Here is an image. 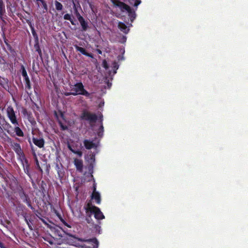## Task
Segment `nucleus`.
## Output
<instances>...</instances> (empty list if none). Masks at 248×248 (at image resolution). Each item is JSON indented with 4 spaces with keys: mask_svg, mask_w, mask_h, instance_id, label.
<instances>
[{
    "mask_svg": "<svg viewBox=\"0 0 248 248\" xmlns=\"http://www.w3.org/2000/svg\"><path fill=\"white\" fill-rule=\"evenodd\" d=\"M70 87L71 91L74 93L75 96L82 95L87 97L91 98V93L84 89V85L81 82H78L74 85H70Z\"/></svg>",
    "mask_w": 248,
    "mask_h": 248,
    "instance_id": "nucleus-1",
    "label": "nucleus"
},
{
    "mask_svg": "<svg viewBox=\"0 0 248 248\" xmlns=\"http://www.w3.org/2000/svg\"><path fill=\"white\" fill-rule=\"evenodd\" d=\"M6 114L11 123L14 125H19L17 116L13 107L12 106H8L6 108Z\"/></svg>",
    "mask_w": 248,
    "mask_h": 248,
    "instance_id": "nucleus-2",
    "label": "nucleus"
},
{
    "mask_svg": "<svg viewBox=\"0 0 248 248\" xmlns=\"http://www.w3.org/2000/svg\"><path fill=\"white\" fill-rule=\"evenodd\" d=\"M16 192L18 194L22 201L24 202H25L29 207H30L31 210L34 209V207L31 205V201L29 196L25 192L22 186H19L18 190Z\"/></svg>",
    "mask_w": 248,
    "mask_h": 248,
    "instance_id": "nucleus-3",
    "label": "nucleus"
},
{
    "mask_svg": "<svg viewBox=\"0 0 248 248\" xmlns=\"http://www.w3.org/2000/svg\"><path fill=\"white\" fill-rule=\"evenodd\" d=\"M80 118L82 120L88 121L90 123H95L97 120V116L95 114L91 113L86 110L83 111Z\"/></svg>",
    "mask_w": 248,
    "mask_h": 248,
    "instance_id": "nucleus-4",
    "label": "nucleus"
},
{
    "mask_svg": "<svg viewBox=\"0 0 248 248\" xmlns=\"http://www.w3.org/2000/svg\"><path fill=\"white\" fill-rule=\"evenodd\" d=\"M25 209V206L22 204L19 203L16 207L15 211L18 216H22L24 217L25 220L28 225L29 227L31 228V226L30 225L26 217V214L24 212Z\"/></svg>",
    "mask_w": 248,
    "mask_h": 248,
    "instance_id": "nucleus-5",
    "label": "nucleus"
},
{
    "mask_svg": "<svg viewBox=\"0 0 248 248\" xmlns=\"http://www.w3.org/2000/svg\"><path fill=\"white\" fill-rule=\"evenodd\" d=\"M94 207H96L94 205H93L91 202H88L86 206L85 207V209L86 211V213L87 214V218H86V220L88 223H90L89 218L91 219L92 215L93 214V211L94 210L93 208Z\"/></svg>",
    "mask_w": 248,
    "mask_h": 248,
    "instance_id": "nucleus-6",
    "label": "nucleus"
},
{
    "mask_svg": "<svg viewBox=\"0 0 248 248\" xmlns=\"http://www.w3.org/2000/svg\"><path fill=\"white\" fill-rule=\"evenodd\" d=\"M112 1L114 5H115L116 6L119 7L120 9H121V11L123 12H124L125 11L127 12L128 11L130 10L131 7L129 5H127L126 4H125V3L123 2H122L120 1H115L114 0H112Z\"/></svg>",
    "mask_w": 248,
    "mask_h": 248,
    "instance_id": "nucleus-7",
    "label": "nucleus"
},
{
    "mask_svg": "<svg viewBox=\"0 0 248 248\" xmlns=\"http://www.w3.org/2000/svg\"><path fill=\"white\" fill-rule=\"evenodd\" d=\"M78 240L81 242H91L93 243L92 247L85 245L83 246L84 248H98V242L96 238L88 239L79 238Z\"/></svg>",
    "mask_w": 248,
    "mask_h": 248,
    "instance_id": "nucleus-8",
    "label": "nucleus"
},
{
    "mask_svg": "<svg viewBox=\"0 0 248 248\" xmlns=\"http://www.w3.org/2000/svg\"><path fill=\"white\" fill-rule=\"evenodd\" d=\"M13 149L16 152V153L20 157H22V158L25 156L24 154L23 151L21 149L20 145L17 142H14L11 145Z\"/></svg>",
    "mask_w": 248,
    "mask_h": 248,
    "instance_id": "nucleus-9",
    "label": "nucleus"
},
{
    "mask_svg": "<svg viewBox=\"0 0 248 248\" xmlns=\"http://www.w3.org/2000/svg\"><path fill=\"white\" fill-rule=\"evenodd\" d=\"M24 162H23V160L22 159L21 160L22 164L23 166V170L24 171V172L28 175L29 177L31 178V174L30 173V165L28 162V160L27 159V158L25 157H24L23 158Z\"/></svg>",
    "mask_w": 248,
    "mask_h": 248,
    "instance_id": "nucleus-10",
    "label": "nucleus"
},
{
    "mask_svg": "<svg viewBox=\"0 0 248 248\" xmlns=\"http://www.w3.org/2000/svg\"><path fill=\"white\" fill-rule=\"evenodd\" d=\"M91 198L92 200H94L95 202L99 204L101 203V197L99 193L96 191L95 186H93V191L91 196Z\"/></svg>",
    "mask_w": 248,
    "mask_h": 248,
    "instance_id": "nucleus-11",
    "label": "nucleus"
},
{
    "mask_svg": "<svg viewBox=\"0 0 248 248\" xmlns=\"http://www.w3.org/2000/svg\"><path fill=\"white\" fill-rule=\"evenodd\" d=\"M93 208L94 210L93 211V214H94V217L96 219H103L105 218V216H104L102 212L101 211L99 208L98 207H94Z\"/></svg>",
    "mask_w": 248,
    "mask_h": 248,
    "instance_id": "nucleus-12",
    "label": "nucleus"
},
{
    "mask_svg": "<svg viewBox=\"0 0 248 248\" xmlns=\"http://www.w3.org/2000/svg\"><path fill=\"white\" fill-rule=\"evenodd\" d=\"M26 21L31 28L32 34V35L34 37V40H35V42H38L39 41L38 36L35 31L33 24L32 23L31 21L29 19H26Z\"/></svg>",
    "mask_w": 248,
    "mask_h": 248,
    "instance_id": "nucleus-13",
    "label": "nucleus"
},
{
    "mask_svg": "<svg viewBox=\"0 0 248 248\" xmlns=\"http://www.w3.org/2000/svg\"><path fill=\"white\" fill-rule=\"evenodd\" d=\"M32 140V142L36 146L40 148L44 147L45 145V140L43 138H40L39 139H37L33 137Z\"/></svg>",
    "mask_w": 248,
    "mask_h": 248,
    "instance_id": "nucleus-14",
    "label": "nucleus"
},
{
    "mask_svg": "<svg viewBox=\"0 0 248 248\" xmlns=\"http://www.w3.org/2000/svg\"><path fill=\"white\" fill-rule=\"evenodd\" d=\"M74 46L77 51L80 52L83 55H84L86 56L89 57L90 58H93V55L92 53H89L87 52L86 51V50L85 49V48L80 47V46H78L77 45H74Z\"/></svg>",
    "mask_w": 248,
    "mask_h": 248,
    "instance_id": "nucleus-15",
    "label": "nucleus"
},
{
    "mask_svg": "<svg viewBox=\"0 0 248 248\" xmlns=\"http://www.w3.org/2000/svg\"><path fill=\"white\" fill-rule=\"evenodd\" d=\"M74 163L77 170L79 172H82L83 168V161L81 159L78 158H75L74 160Z\"/></svg>",
    "mask_w": 248,
    "mask_h": 248,
    "instance_id": "nucleus-16",
    "label": "nucleus"
},
{
    "mask_svg": "<svg viewBox=\"0 0 248 248\" xmlns=\"http://www.w3.org/2000/svg\"><path fill=\"white\" fill-rule=\"evenodd\" d=\"M19 186H22L19 184L18 181L16 179H13L11 182V183L10 184V187L11 189L15 192H16L18 190Z\"/></svg>",
    "mask_w": 248,
    "mask_h": 248,
    "instance_id": "nucleus-17",
    "label": "nucleus"
},
{
    "mask_svg": "<svg viewBox=\"0 0 248 248\" xmlns=\"http://www.w3.org/2000/svg\"><path fill=\"white\" fill-rule=\"evenodd\" d=\"M56 170H57L58 177L60 179H62L63 177L64 173L62 164H61V165L60 166L58 163H57L56 165Z\"/></svg>",
    "mask_w": 248,
    "mask_h": 248,
    "instance_id": "nucleus-18",
    "label": "nucleus"
},
{
    "mask_svg": "<svg viewBox=\"0 0 248 248\" xmlns=\"http://www.w3.org/2000/svg\"><path fill=\"white\" fill-rule=\"evenodd\" d=\"M83 144L86 149L88 150L91 149L94 147H96V145L93 141L88 140H85L83 141Z\"/></svg>",
    "mask_w": 248,
    "mask_h": 248,
    "instance_id": "nucleus-19",
    "label": "nucleus"
},
{
    "mask_svg": "<svg viewBox=\"0 0 248 248\" xmlns=\"http://www.w3.org/2000/svg\"><path fill=\"white\" fill-rule=\"evenodd\" d=\"M78 21L81 27V31H86L89 28L88 22L83 17L79 20Z\"/></svg>",
    "mask_w": 248,
    "mask_h": 248,
    "instance_id": "nucleus-20",
    "label": "nucleus"
},
{
    "mask_svg": "<svg viewBox=\"0 0 248 248\" xmlns=\"http://www.w3.org/2000/svg\"><path fill=\"white\" fill-rule=\"evenodd\" d=\"M5 13V5L3 0H0V18L4 21L3 16Z\"/></svg>",
    "mask_w": 248,
    "mask_h": 248,
    "instance_id": "nucleus-21",
    "label": "nucleus"
},
{
    "mask_svg": "<svg viewBox=\"0 0 248 248\" xmlns=\"http://www.w3.org/2000/svg\"><path fill=\"white\" fill-rule=\"evenodd\" d=\"M118 27L121 31L125 34L127 33L129 31V29L127 28L126 25L123 22H120L119 23Z\"/></svg>",
    "mask_w": 248,
    "mask_h": 248,
    "instance_id": "nucleus-22",
    "label": "nucleus"
},
{
    "mask_svg": "<svg viewBox=\"0 0 248 248\" xmlns=\"http://www.w3.org/2000/svg\"><path fill=\"white\" fill-rule=\"evenodd\" d=\"M14 132L16 135L18 137H23L24 136V133L22 129L19 127V125H15Z\"/></svg>",
    "mask_w": 248,
    "mask_h": 248,
    "instance_id": "nucleus-23",
    "label": "nucleus"
},
{
    "mask_svg": "<svg viewBox=\"0 0 248 248\" xmlns=\"http://www.w3.org/2000/svg\"><path fill=\"white\" fill-rule=\"evenodd\" d=\"M63 18L65 20H67L70 21L72 25H76V23L75 22V21L74 20V18L73 16L69 14H66L63 16Z\"/></svg>",
    "mask_w": 248,
    "mask_h": 248,
    "instance_id": "nucleus-24",
    "label": "nucleus"
},
{
    "mask_svg": "<svg viewBox=\"0 0 248 248\" xmlns=\"http://www.w3.org/2000/svg\"><path fill=\"white\" fill-rule=\"evenodd\" d=\"M127 13L128 14V16L130 17V21L133 22L136 16L135 11L131 8L130 10L128 11Z\"/></svg>",
    "mask_w": 248,
    "mask_h": 248,
    "instance_id": "nucleus-25",
    "label": "nucleus"
},
{
    "mask_svg": "<svg viewBox=\"0 0 248 248\" xmlns=\"http://www.w3.org/2000/svg\"><path fill=\"white\" fill-rule=\"evenodd\" d=\"M34 47L35 49V51L38 52L39 56L41 58H42V51H41V49L40 46H39V41L35 42V44L34 45Z\"/></svg>",
    "mask_w": 248,
    "mask_h": 248,
    "instance_id": "nucleus-26",
    "label": "nucleus"
},
{
    "mask_svg": "<svg viewBox=\"0 0 248 248\" xmlns=\"http://www.w3.org/2000/svg\"><path fill=\"white\" fill-rule=\"evenodd\" d=\"M33 156H34V160H35V164H36V166L37 169L39 170V171L40 172L42 173L43 172V170L42 169V168L40 166L39 161L38 160V158H37V156L36 155V154H35V153L34 152H33Z\"/></svg>",
    "mask_w": 248,
    "mask_h": 248,
    "instance_id": "nucleus-27",
    "label": "nucleus"
},
{
    "mask_svg": "<svg viewBox=\"0 0 248 248\" xmlns=\"http://www.w3.org/2000/svg\"><path fill=\"white\" fill-rule=\"evenodd\" d=\"M73 8L74 10V13L76 15V17H77L78 20L81 19L83 17L81 16L80 14V13L78 12V9L76 7V4L75 3H73Z\"/></svg>",
    "mask_w": 248,
    "mask_h": 248,
    "instance_id": "nucleus-28",
    "label": "nucleus"
},
{
    "mask_svg": "<svg viewBox=\"0 0 248 248\" xmlns=\"http://www.w3.org/2000/svg\"><path fill=\"white\" fill-rule=\"evenodd\" d=\"M67 147L69 150H70L72 153L78 155L79 157H81L82 155V152L79 150H74L70 144H68Z\"/></svg>",
    "mask_w": 248,
    "mask_h": 248,
    "instance_id": "nucleus-29",
    "label": "nucleus"
},
{
    "mask_svg": "<svg viewBox=\"0 0 248 248\" xmlns=\"http://www.w3.org/2000/svg\"><path fill=\"white\" fill-rule=\"evenodd\" d=\"M3 127L4 128V130L10 135H12V133L11 132V131L9 130V128L12 127L11 125L8 123V122H6L5 124H4Z\"/></svg>",
    "mask_w": 248,
    "mask_h": 248,
    "instance_id": "nucleus-30",
    "label": "nucleus"
},
{
    "mask_svg": "<svg viewBox=\"0 0 248 248\" xmlns=\"http://www.w3.org/2000/svg\"><path fill=\"white\" fill-rule=\"evenodd\" d=\"M36 1L37 2L40 1L41 3H42L44 8L43 13L47 12L48 10V7L46 1L44 0H36Z\"/></svg>",
    "mask_w": 248,
    "mask_h": 248,
    "instance_id": "nucleus-31",
    "label": "nucleus"
},
{
    "mask_svg": "<svg viewBox=\"0 0 248 248\" xmlns=\"http://www.w3.org/2000/svg\"><path fill=\"white\" fill-rule=\"evenodd\" d=\"M25 81V88L26 89L28 90H30L31 88V82L29 79V78H28L24 79Z\"/></svg>",
    "mask_w": 248,
    "mask_h": 248,
    "instance_id": "nucleus-32",
    "label": "nucleus"
},
{
    "mask_svg": "<svg viewBox=\"0 0 248 248\" xmlns=\"http://www.w3.org/2000/svg\"><path fill=\"white\" fill-rule=\"evenodd\" d=\"M55 8L57 11H60L62 10L63 9V5H62V4L57 0L55 1Z\"/></svg>",
    "mask_w": 248,
    "mask_h": 248,
    "instance_id": "nucleus-33",
    "label": "nucleus"
},
{
    "mask_svg": "<svg viewBox=\"0 0 248 248\" xmlns=\"http://www.w3.org/2000/svg\"><path fill=\"white\" fill-rule=\"evenodd\" d=\"M21 74H22V76L24 78H29L28 76V74H27V71L26 70V69L24 67V65H21Z\"/></svg>",
    "mask_w": 248,
    "mask_h": 248,
    "instance_id": "nucleus-34",
    "label": "nucleus"
},
{
    "mask_svg": "<svg viewBox=\"0 0 248 248\" xmlns=\"http://www.w3.org/2000/svg\"><path fill=\"white\" fill-rule=\"evenodd\" d=\"M104 132V127L102 123H101V125L98 129V131L97 132V135L99 137H102L103 135Z\"/></svg>",
    "mask_w": 248,
    "mask_h": 248,
    "instance_id": "nucleus-35",
    "label": "nucleus"
},
{
    "mask_svg": "<svg viewBox=\"0 0 248 248\" xmlns=\"http://www.w3.org/2000/svg\"><path fill=\"white\" fill-rule=\"evenodd\" d=\"M22 112L24 115L28 116L29 117L31 115V113L28 111L26 108H23Z\"/></svg>",
    "mask_w": 248,
    "mask_h": 248,
    "instance_id": "nucleus-36",
    "label": "nucleus"
},
{
    "mask_svg": "<svg viewBox=\"0 0 248 248\" xmlns=\"http://www.w3.org/2000/svg\"><path fill=\"white\" fill-rule=\"evenodd\" d=\"M59 124L61 127V130H65L68 129V127L66 125H64L62 124V123L61 122H59Z\"/></svg>",
    "mask_w": 248,
    "mask_h": 248,
    "instance_id": "nucleus-37",
    "label": "nucleus"
},
{
    "mask_svg": "<svg viewBox=\"0 0 248 248\" xmlns=\"http://www.w3.org/2000/svg\"><path fill=\"white\" fill-rule=\"evenodd\" d=\"M7 49L10 51V52L12 54H15L16 53V51L15 49L12 47V46L10 45H8L7 46Z\"/></svg>",
    "mask_w": 248,
    "mask_h": 248,
    "instance_id": "nucleus-38",
    "label": "nucleus"
},
{
    "mask_svg": "<svg viewBox=\"0 0 248 248\" xmlns=\"http://www.w3.org/2000/svg\"><path fill=\"white\" fill-rule=\"evenodd\" d=\"M102 66L105 68L106 69H107L108 68V65L107 63V62L106 60H104L102 62Z\"/></svg>",
    "mask_w": 248,
    "mask_h": 248,
    "instance_id": "nucleus-39",
    "label": "nucleus"
},
{
    "mask_svg": "<svg viewBox=\"0 0 248 248\" xmlns=\"http://www.w3.org/2000/svg\"><path fill=\"white\" fill-rule=\"evenodd\" d=\"M36 216L39 218V219L45 225H47L48 224L47 222L43 218L41 217H39L38 215H36Z\"/></svg>",
    "mask_w": 248,
    "mask_h": 248,
    "instance_id": "nucleus-40",
    "label": "nucleus"
},
{
    "mask_svg": "<svg viewBox=\"0 0 248 248\" xmlns=\"http://www.w3.org/2000/svg\"><path fill=\"white\" fill-rule=\"evenodd\" d=\"M57 216L59 218V219H60L61 221L64 224V222H66L63 219V218L62 217L61 215L59 214H57Z\"/></svg>",
    "mask_w": 248,
    "mask_h": 248,
    "instance_id": "nucleus-41",
    "label": "nucleus"
},
{
    "mask_svg": "<svg viewBox=\"0 0 248 248\" xmlns=\"http://www.w3.org/2000/svg\"><path fill=\"white\" fill-rule=\"evenodd\" d=\"M3 41H4V43L5 44L6 46L8 45H10V44L8 42V40L6 39V37L5 36V35L4 36V37H3Z\"/></svg>",
    "mask_w": 248,
    "mask_h": 248,
    "instance_id": "nucleus-42",
    "label": "nucleus"
},
{
    "mask_svg": "<svg viewBox=\"0 0 248 248\" xmlns=\"http://www.w3.org/2000/svg\"><path fill=\"white\" fill-rule=\"evenodd\" d=\"M65 95L66 96H69V95H74V96H75V94H74V93H73V92L71 91V92H66L64 93Z\"/></svg>",
    "mask_w": 248,
    "mask_h": 248,
    "instance_id": "nucleus-43",
    "label": "nucleus"
},
{
    "mask_svg": "<svg viewBox=\"0 0 248 248\" xmlns=\"http://www.w3.org/2000/svg\"><path fill=\"white\" fill-rule=\"evenodd\" d=\"M96 51L99 54H102V51L100 49H96Z\"/></svg>",
    "mask_w": 248,
    "mask_h": 248,
    "instance_id": "nucleus-44",
    "label": "nucleus"
},
{
    "mask_svg": "<svg viewBox=\"0 0 248 248\" xmlns=\"http://www.w3.org/2000/svg\"><path fill=\"white\" fill-rule=\"evenodd\" d=\"M91 160H93V161H95V155L93 154L91 156Z\"/></svg>",
    "mask_w": 248,
    "mask_h": 248,
    "instance_id": "nucleus-45",
    "label": "nucleus"
},
{
    "mask_svg": "<svg viewBox=\"0 0 248 248\" xmlns=\"http://www.w3.org/2000/svg\"><path fill=\"white\" fill-rule=\"evenodd\" d=\"M5 247L4 246V244L0 241V248H4Z\"/></svg>",
    "mask_w": 248,
    "mask_h": 248,
    "instance_id": "nucleus-46",
    "label": "nucleus"
},
{
    "mask_svg": "<svg viewBox=\"0 0 248 248\" xmlns=\"http://www.w3.org/2000/svg\"><path fill=\"white\" fill-rule=\"evenodd\" d=\"M63 224L69 228H71V226L70 225H69L66 222H64Z\"/></svg>",
    "mask_w": 248,
    "mask_h": 248,
    "instance_id": "nucleus-47",
    "label": "nucleus"
},
{
    "mask_svg": "<svg viewBox=\"0 0 248 248\" xmlns=\"http://www.w3.org/2000/svg\"><path fill=\"white\" fill-rule=\"evenodd\" d=\"M66 234L68 235L69 237H73V236L72 235H71V234L70 233H66Z\"/></svg>",
    "mask_w": 248,
    "mask_h": 248,
    "instance_id": "nucleus-48",
    "label": "nucleus"
},
{
    "mask_svg": "<svg viewBox=\"0 0 248 248\" xmlns=\"http://www.w3.org/2000/svg\"><path fill=\"white\" fill-rule=\"evenodd\" d=\"M36 215H38L39 216V217L42 216V214L41 213H40V212H37V214H36Z\"/></svg>",
    "mask_w": 248,
    "mask_h": 248,
    "instance_id": "nucleus-49",
    "label": "nucleus"
},
{
    "mask_svg": "<svg viewBox=\"0 0 248 248\" xmlns=\"http://www.w3.org/2000/svg\"><path fill=\"white\" fill-rule=\"evenodd\" d=\"M18 16L20 17V19H22V18H23L24 17L23 16H20L19 15H18Z\"/></svg>",
    "mask_w": 248,
    "mask_h": 248,
    "instance_id": "nucleus-50",
    "label": "nucleus"
},
{
    "mask_svg": "<svg viewBox=\"0 0 248 248\" xmlns=\"http://www.w3.org/2000/svg\"><path fill=\"white\" fill-rule=\"evenodd\" d=\"M3 60V59L0 56V63H1V61Z\"/></svg>",
    "mask_w": 248,
    "mask_h": 248,
    "instance_id": "nucleus-51",
    "label": "nucleus"
},
{
    "mask_svg": "<svg viewBox=\"0 0 248 248\" xmlns=\"http://www.w3.org/2000/svg\"><path fill=\"white\" fill-rule=\"evenodd\" d=\"M91 168L92 169H93V166L92 164H91V165H90V167H89V168Z\"/></svg>",
    "mask_w": 248,
    "mask_h": 248,
    "instance_id": "nucleus-52",
    "label": "nucleus"
},
{
    "mask_svg": "<svg viewBox=\"0 0 248 248\" xmlns=\"http://www.w3.org/2000/svg\"><path fill=\"white\" fill-rule=\"evenodd\" d=\"M58 235H59V236H60V237H62V234H59V233H58Z\"/></svg>",
    "mask_w": 248,
    "mask_h": 248,
    "instance_id": "nucleus-53",
    "label": "nucleus"
},
{
    "mask_svg": "<svg viewBox=\"0 0 248 248\" xmlns=\"http://www.w3.org/2000/svg\"><path fill=\"white\" fill-rule=\"evenodd\" d=\"M37 5H38V6L39 7V4L38 2H37Z\"/></svg>",
    "mask_w": 248,
    "mask_h": 248,
    "instance_id": "nucleus-54",
    "label": "nucleus"
}]
</instances>
